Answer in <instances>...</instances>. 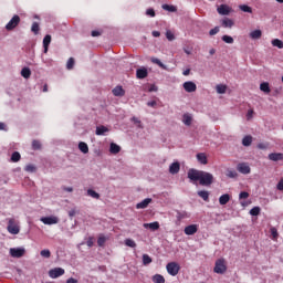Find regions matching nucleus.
Instances as JSON below:
<instances>
[{
	"mask_svg": "<svg viewBox=\"0 0 283 283\" xmlns=\"http://www.w3.org/2000/svg\"><path fill=\"white\" fill-rule=\"evenodd\" d=\"M153 282L154 283H165V276H163V274H155L153 276Z\"/></svg>",
	"mask_w": 283,
	"mask_h": 283,
	"instance_id": "31",
	"label": "nucleus"
},
{
	"mask_svg": "<svg viewBox=\"0 0 283 283\" xmlns=\"http://www.w3.org/2000/svg\"><path fill=\"white\" fill-rule=\"evenodd\" d=\"M92 36H101V32L98 31H92Z\"/></svg>",
	"mask_w": 283,
	"mask_h": 283,
	"instance_id": "62",
	"label": "nucleus"
},
{
	"mask_svg": "<svg viewBox=\"0 0 283 283\" xmlns=\"http://www.w3.org/2000/svg\"><path fill=\"white\" fill-rule=\"evenodd\" d=\"M221 25L222 28H231L232 25H234V22L229 18H224L223 20H221Z\"/></svg>",
	"mask_w": 283,
	"mask_h": 283,
	"instance_id": "23",
	"label": "nucleus"
},
{
	"mask_svg": "<svg viewBox=\"0 0 283 283\" xmlns=\"http://www.w3.org/2000/svg\"><path fill=\"white\" fill-rule=\"evenodd\" d=\"M153 260L149 254H143V264L144 266H147L148 264H151Z\"/></svg>",
	"mask_w": 283,
	"mask_h": 283,
	"instance_id": "37",
	"label": "nucleus"
},
{
	"mask_svg": "<svg viewBox=\"0 0 283 283\" xmlns=\"http://www.w3.org/2000/svg\"><path fill=\"white\" fill-rule=\"evenodd\" d=\"M184 90L185 92H188L189 94H191L192 92H196V90H198V86L196 85V83L188 81L184 83Z\"/></svg>",
	"mask_w": 283,
	"mask_h": 283,
	"instance_id": "9",
	"label": "nucleus"
},
{
	"mask_svg": "<svg viewBox=\"0 0 283 283\" xmlns=\"http://www.w3.org/2000/svg\"><path fill=\"white\" fill-rule=\"evenodd\" d=\"M106 132H109V128L106 126H97L96 127V136H104L106 134Z\"/></svg>",
	"mask_w": 283,
	"mask_h": 283,
	"instance_id": "20",
	"label": "nucleus"
},
{
	"mask_svg": "<svg viewBox=\"0 0 283 283\" xmlns=\"http://www.w3.org/2000/svg\"><path fill=\"white\" fill-rule=\"evenodd\" d=\"M40 255L42 256V258H51V255H52V252H50V250H42L41 252H40Z\"/></svg>",
	"mask_w": 283,
	"mask_h": 283,
	"instance_id": "46",
	"label": "nucleus"
},
{
	"mask_svg": "<svg viewBox=\"0 0 283 283\" xmlns=\"http://www.w3.org/2000/svg\"><path fill=\"white\" fill-rule=\"evenodd\" d=\"M258 148H259V149H266V145H265V144H259V145H258Z\"/></svg>",
	"mask_w": 283,
	"mask_h": 283,
	"instance_id": "63",
	"label": "nucleus"
},
{
	"mask_svg": "<svg viewBox=\"0 0 283 283\" xmlns=\"http://www.w3.org/2000/svg\"><path fill=\"white\" fill-rule=\"evenodd\" d=\"M87 247L92 248L94 247V238L90 237L86 241Z\"/></svg>",
	"mask_w": 283,
	"mask_h": 283,
	"instance_id": "56",
	"label": "nucleus"
},
{
	"mask_svg": "<svg viewBox=\"0 0 283 283\" xmlns=\"http://www.w3.org/2000/svg\"><path fill=\"white\" fill-rule=\"evenodd\" d=\"M253 114H254L253 109L248 111V114H247L248 120H251V118H253Z\"/></svg>",
	"mask_w": 283,
	"mask_h": 283,
	"instance_id": "57",
	"label": "nucleus"
},
{
	"mask_svg": "<svg viewBox=\"0 0 283 283\" xmlns=\"http://www.w3.org/2000/svg\"><path fill=\"white\" fill-rule=\"evenodd\" d=\"M32 149H34V151L41 149V142L34 139V140L32 142Z\"/></svg>",
	"mask_w": 283,
	"mask_h": 283,
	"instance_id": "44",
	"label": "nucleus"
},
{
	"mask_svg": "<svg viewBox=\"0 0 283 283\" xmlns=\"http://www.w3.org/2000/svg\"><path fill=\"white\" fill-rule=\"evenodd\" d=\"M50 43H52V35L46 34L43 39V48H44V54H48V50L50 48Z\"/></svg>",
	"mask_w": 283,
	"mask_h": 283,
	"instance_id": "14",
	"label": "nucleus"
},
{
	"mask_svg": "<svg viewBox=\"0 0 283 283\" xmlns=\"http://www.w3.org/2000/svg\"><path fill=\"white\" fill-rule=\"evenodd\" d=\"M251 39L258 40L262 39V31L261 30H254L250 33Z\"/></svg>",
	"mask_w": 283,
	"mask_h": 283,
	"instance_id": "30",
	"label": "nucleus"
},
{
	"mask_svg": "<svg viewBox=\"0 0 283 283\" xmlns=\"http://www.w3.org/2000/svg\"><path fill=\"white\" fill-rule=\"evenodd\" d=\"M188 178L192 182H198L202 187H210V185H213V175L207 171L202 170H196V169H189L188 170Z\"/></svg>",
	"mask_w": 283,
	"mask_h": 283,
	"instance_id": "1",
	"label": "nucleus"
},
{
	"mask_svg": "<svg viewBox=\"0 0 283 283\" xmlns=\"http://www.w3.org/2000/svg\"><path fill=\"white\" fill-rule=\"evenodd\" d=\"M61 275H65V270L63 268H54L49 271V276L52 280H56V277H61Z\"/></svg>",
	"mask_w": 283,
	"mask_h": 283,
	"instance_id": "6",
	"label": "nucleus"
},
{
	"mask_svg": "<svg viewBox=\"0 0 283 283\" xmlns=\"http://www.w3.org/2000/svg\"><path fill=\"white\" fill-rule=\"evenodd\" d=\"M261 92H264V94H271V87L269 86L268 82H263L260 84Z\"/></svg>",
	"mask_w": 283,
	"mask_h": 283,
	"instance_id": "25",
	"label": "nucleus"
},
{
	"mask_svg": "<svg viewBox=\"0 0 283 283\" xmlns=\"http://www.w3.org/2000/svg\"><path fill=\"white\" fill-rule=\"evenodd\" d=\"M111 154H119L120 153V146L117 144L112 143L109 147Z\"/></svg>",
	"mask_w": 283,
	"mask_h": 283,
	"instance_id": "29",
	"label": "nucleus"
},
{
	"mask_svg": "<svg viewBox=\"0 0 283 283\" xmlns=\"http://www.w3.org/2000/svg\"><path fill=\"white\" fill-rule=\"evenodd\" d=\"M144 229H150L151 231H158L160 229V223L158 221L151 223H144Z\"/></svg>",
	"mask_w": 283,
	"mask_h": 283,
	"instance_id": "15",
	"label": "nucleus"
},
{
	"mask_svg": "<svg viewBox=\"0 0 283 283\" xmlns=\"http://www.w3.org/2000/svg\"><path fill=\"white\" fill-rule=\"evenodd\" d=\"M239 198L240 200H247V198H249V192L247 191L240 192Z\"/></svg>",
	"mask_w": 283,
	"mask_h": 283,
	"instance_id": "54",
	"label": "nucleus"
},
{
	"mask_svg": "<svg viewBox=\"0 0 283 283\" xmlns=\"http://www.w3.org/2000/svg\"><path fill=\"white\" fill-rule=\"evenodd\" d=\"M272 45H273V48H279V50L283 49V42L280 39L272 40Z\"/></svg>",
	"mask_w": 283,
	"mask_h": 283,
	"instance_id": "34",
	"label": "nucleus"
},
{
	"mask_svg": "<svg viewBox=\"0 0 283 283\" xmlns=\"http://www.w3.org/2000/svg\"><path fill=\"white\" fill-rule=\"evenodd\" d=\"M217 12H218V14L227 17V15L231 14V7H229L228 4H221L218 7Z\"/></svg>",
	"mask_w": 283,
	"mask_h": 283,
	"instance_id": "8",
	"label": "nucleus"
},
{
	"mask_svg": "<svg viewBox=\"0 0 283 283\" xmlns=\"http://www.w3.org/2000/svg\"><path fill=\"white\" fill-rule=\"evenodd\" d=\"M124 244L130 249H136V241L133 239H125Z\"/></svg>",
	"mask_w": 283,
	"mask_h": 283,
	"instance_id": "35",
	"label": "nucleus"
},
{
	"mask_svg": "<svg viewBox=\"0 0 283 283\" xmlns=\"http://www.w3.org/2000/svg\"><path fill=\"white\" fill-rule=\"evenodd\" d=\"M180 171V163L175 161L169 166V174L176 176Z\"/></svg>",
	"mask_w": 283,
	"mask_h": 283,
	"instance_id": "13",
	"label": "nucleus"
},
{
	"mask_svg": "<svg viewBox=\"0 0 283 283\" xmlns=\"http://www.w3.org/2000/svg\"><path fill=\"white\" fill-rule=\"evenodd\" d=\"M78 149H80V151H82V154H90V147L84 142H81L78 144Z\"/></svg>",
	"mask_w": 283,
	"mask_h": 283,
	"instance_id": "24",
	"label": "nucleus"
},
{
	"mask_svg": "<svg viewBox=\"0 0 283 283\" xmlns=\"http://www.w3.org/2000/svg\"><path fill=\"white\" fill-rule=\"evenodd\" d=\"M214 273H218L219 275L227 273V264H224V259H218L216 261Z\"/></svg>",
	"mask_w": 283,
	"mask_h": 283,
	"instance_id": "4",
	"label": "nucleus"
},
{
	"mask_svg": "<svg viewBox=\"0 0 283 283\" xmlns=\"http://www.w3.org/2000/svg\"><path fill=\"white\" fill-rule=\"evenodd\" d=\"M66 283H78V280H76L74 277H70L66 280Z\"/></svg>",
	"mask_w": 283,
	"mask_h": 283,
	"instance_id": "59",
	"label": "nucleus"
},
{
	"mask_svg": "<svg viewBox=\"0 0 283 283\" xmlns=\"http://www.w3.org/2000/svg\"><path fill=\"white\" fill-rule=\"evenodd\" d=\"M87 196L94 198L95 200H98V198H101V195L93 189L87 190Z\"/></svg>",
	"mask_w": 283,
	"mask_h": 283,
	"instance_id": "36",
	"label": "nucleus"
},
{
	"mask_svg": "<svg viewBox=\"0 0 283 283\" xmlns=\"http://www.w3.org/2000/svg\"><path fill=\"white\" fill-rule=\"evenodd\" d=\"M184 123L189 126L191 125V116H189L188 114L184 115Z\"/></svg>",
	"mask_w": 283,
	"mask_h": 283,
	"instance_id": "48",
	"label": "nucleus"
},
{
	"mask_svg": "<svg viewBox=\"0 0 283 283\" xmlns=\"http://www.w3.org/2000/svg\"><path fill=\"white\" fill-rule=\"evenodd\" d=\"M148 107H156V101H150L147 103Z\"/></svg>",
	"mask_w": 283,
	"mask_h": 283,
	"instance_id": "60",
	"label": "nucleus"
},
{
	"mask_svg": "<svg viewBox=\"0 0 283 283\" xmlns=\"http://www.w3.org/2000/svg\"><path fill=\"white\" fill-rule=\"evenodd\" d=\"M229 200H231V195L224 193L219 198V203L224 206L229 202Z\"/></svg>",
	"mask_w": 283,
	"mask_h": 283,
	"instance_id": "21",
	"label": "nucleus"
},
{
	"mask_svg": "<svg viewBox=\"0 0 283 283\" xmlns=\"http://www.w3.org/2000/svg\"><path fill=\"white\" fill-rule=\"evenodd\" d=\"M276 189H279V191H283V178L279 181Z\"/></svg>",
	"mask_w": 283,
	"mask_h": 283,
	"instance_id": "58",
	"label": "nucleus"
},
{
	"mask_svg": "<svg viewBox=\"0 0 283 283\" xmlns=\"http://www.w3.org/2000/svg\"><path fill=\"white\" fill-rule=\"evenodd\" d=\"M21 160V154H19V151H14L11 155V161L12 163H19Z\"/></svg>",
	"mask_w": 283,
	"mask_h": 283,
	"instance_id": "39",
	"label": "nucleus"
},
{
	"mask_svg": "<svg viewBox=\"0 0 283 283\" xmlns=\"http://www.w3.org/2000/svg\"><path fill=\"white\" fill-rule=\"evenodd\" d=\"M148 74L149 73L147 72V69H145V67L137 69V71H136V77L140 78V80L147 78Z\"/></svg>",
	"mask_w": 283,
	"mask_h": 283,
	"instance_id": "16",
	"label": "nucleus"
},
{
	"mask_svg": "<svg viewBox=\"0 0 283 283\" xmlns=\"http://www.w3.org/2000/svg\"><path fill=\"white\" fill-rule=\"evenodd\" d=\"M237 169H238V171H239L240 174H244V175L251 174V167H250L249 164H247V163H240V164H238Z\"/></svg>",
	"mask_w": 283,
	"mask_h": 283,
	"instance_id": "10",
	"label": "nucleus"
},
{
	"mask_svg": "<svg viewBox=\"0 0 283 283\" xmlns=\"http://www.w3.org/2000/svg\"><path fill=\"white\" fill-rule=\"evenodd\" d=\"M166 270L169 275H172V277H176V275L180 273V264H178L177 262H169L166 265Z\"/></svg>",
	"mask_w": 283,
	"mask_h": 283,
	"instance_id": "3",
	"label": "nucleus"
},
{
	"mask_svg": "<svg viewBox=\"0 0 283 283\" xmlns=\"http://www.w3.org/2000/svg\"><path fill=\"white\" fill-rule=\"evenodd\" d=\"M9 252L11 258H23L25 255V249L23 248H11Z\"/></svg>",
	"mask_w": 283,
	"mask_h": 283,
	"instance_id": "7",
	"label": "nucleus"
},
{
	"mask_svg": "<svg viewBox=\"0 0 283 283\" xmlns=\"http://www.w3.org/2000/svg\"><path fill=\"white\" fill-rule=\"evenodd\" d=\"M151 63H155V65H158L163 70H167V66H165V64H163V62L158 60V57H151Z\"/></svg>",
	"mask_w": 283,
	"mask_h": 283,
	"instance_id": "38",
	"label": "nucleus"
},
{
	"mask_svg": "<svg viewBox=\"0 0 283 283\" xmlns=\"http://www.w3.org/2000/svg\"><path fill=\"white\" fill-rule=\"evenodd\" d=\"M251 143H253L252 136L247 135L245 137H243V139H242L243 147H251Z\"/></svg>",
	"mask_w": 283,
	"mask_h": 283,
	"instance_id": "22",
	"label": "nucleus"
},
{
	"mask_svg": "<svg viewBox=\"0 0 283 283\" xmlns=\"http://www.w3.org/2000/svg\"><path fill=\"white\" fill-rule=\"evenodd\" d=\"M41 222H43V224H59V218L57 217H43V218H41Z\"/></svg>",
	"mask_w": 283,
	"mask_h": 283,
	"instance_id": "11",
	"label": "nucleus"
},
{
	"mask_svg": "<svg viewBox=\"0 0 283 283\" xmlns=\"http://www.w3.org/2000/svg\"><path fill=\"white\" fill-rule=\"evenodd\" d=\"M153 36H155V38H158V36H160V33H159V31H153Z\"/></svg>",
	"mask_w": 283,
	"mask_h": 283,
	"instance_id": "64",
	"label": "nucleus"
},
{
	"mask_svg": "<svg viewBox=\"0 0 283 283\" xmlns=\"http://www.w3.org/2000/svg\"><path fill=\"white\" fill-rule=\"evenodd\" d=\"M113 94L115 96H124L125 90L123 88V86H116L115 88H113Z\"/></svg>",
	"mask_w": 283,
	"mask_h": 283,
	"instance_id": "26",
	"label": "nucleus"
},
{
	"mask_svg": "<svg viewBox=\"0 0 283 283\" xmlns=\"http://www.w3.org/2000/svg\"><path fill=\"white\" fill-rule=\"evenodd\" d=\"M184 232L186 235H195V233H198V226L196 224L187 226Z\"/></svg>",
	"mask_w": 283,
	"mask_h": 283,
	"instance_id": "12",
	"label": "nucleus"
},
{
	"mask_svg": "<svg viewBox=\"0 0 283 283\" xmlns=\"http://www.w3.org/2000/svg\"><path fill=\"white\" fill-rule=\"evenodd\" d=\"M218 32H220V28L219 27H214L213 29H211L209 31L210 36H214V34H218Z\"/></svg>",
	"mask_w": 283,
	"mask_h": 283,
	"instance_id": "52",
	"label": "nucleus"
},
{
	"mask_svg": "<svg viewBox=\"0 0 283 283\" xmlns=\"http://www.w3.org/2000/svg\"><path fill=\"white\" fill-rule=\"evenodd\" d=\"M228 178H235L238 176V171L232 170V169H228L226 172Z\"/></svg>",
	"mask_w": 283,
	"mask_h": 283,
	"instance_id": "43",
	"label": "nucleus"
},
{
	"mask_svg": "<svg viewBox=\"0 0 283 283\" xmlns=\"http://www.w3.org/2000/svg\"><path fill=\"white\" fill-rule=\"evenodd\" d=\"M7 231H9L11 235H19L21 228L13 218L9 219Z\"/></svg>",
	"mask_w": 283,
	"mask_h": 283,
	"instance_id": "2",
	"label": "nucleus"
},
{
	"mask_svg": "<svg viewBox=\"0 0 283 283\" xmlns=\"http://www.w3.org/2000/svg\"><path fill=\"white\" fill-rule=\"evenodd\" d=\"M19 23H21V17L19 15H13L12 19L7 23L6 25V30H8V32L14 30V28H17L19 25Z\"/></svg>",
	"mask_w": 283,
	"mask_h": 283,
	"instance_id": "5",
	"label": "nucleus"
},
{
	"mask_svg": "<svg viewBox=\"0 0 283 283\" xmlns=\"http://www.w3.org/2000/svg\"><path fill=\"white\" fill-rule=\"evenodd\" d=\"M197 160L201 165H208L209 160L207 159V155L205 153L197 154Z\"/></svg>",
	"mask_w": 283,
	"mask_h": 283,
	"instance_id": "19",
	"label": "nucleus"
},
{
	"mask_svg": "<svg viewBox=\"0 0 283 283\" xmlns=\"http://www.w3.org/2000/svg\"><path fill=\"white\" fill-rule=\"evenodd\" d=\"M260 211H262V209H260V207H253L251 210H250V216H258L260 213Z\"/></svg>",
	"mask_w": 283,
	"mask_h": 283,
	"instance_id": "45",
	"label": "nucleus"
},
{
	"mask_svg": "<svg viewBox=\"0 0 283 283\" xmlns=\"http://www.w3.org/2000/svg\"><path fill=\"white\" fill-rule=\"evenodd\" d=\"M271 235H272V239H274V240H277V229H275V228H271Z\"/></svg>",
	"mask_w": 283,
	"mask_h": 283,
	"instance_id": "53",
	"label": "nucleus"
},
{
	"mask_svg": "<svg viewBox=\"0 0 283 283\" xmlns=\"http://www.w3.org/2000/svg\"><path fill=\"white\" fill-rule=\"evenodd\" d=\"M150 202H151V198H146L136 205V209H147V207H149Z\"/></svg>",
	"mask_w": 283,
	"mask_h": 283,
	"instance_id": "17",
	"label": "nucleus"
},
{
	"mask_svg": "<svg viewBox=\"0 0 283 283\" xmlns=\"http://www.w3.org/2000/svg\"><path fill=\"white\" fill-rule=\"evenodd\" d=\"M239 10H241L242 12H248L249 14L253 13V9L247 4L239 6Z\"/></svg>",
	"mask_w": 283,
	"mask_h": 283,
	"instance_id": "33",
	"label": "nucleus"
},
{
	"mask_svg": "<svg viewBox=\"0 0 283 283\" xmlns=\"http://www.w3.org/2000/svg\"><path fill=\"white\" fill-rule=\"evenodd\" d=\"M163 10H166L167 12H177V8L176 6H171V4H163L161 6Z\"/></svg>",
	"mask_w": 283,
	"mask_h": 283,
	"instance_id": "32",
	"label": "nucleus"
},
{
	"mask_svg": "<svg viewBox=\"0 0 283 283\" xmlns=\"http://www.w3.org/2000/svg\"><path fill=\"white\" fill-rule=\"evenodd\" d=\"M221 39L224 43H229V44L233 43V38L230 35H223Z\"/></svg>",
	"mask_w": 283,
	"mask_h": 283,
	"instance_id": "47",
	"label": "nucleus"
},
{
	"mask_svg": "<svg viewBox=\"0 0 283 283\" xmlns=\"http://www.w3.org/2000/svg\"><path fill=\"white\" fill-rule=\"evenodd\" d=\"M66 67L69 70H72L74 67V57H70L67 63H66Z\"/></svg>",
	"mask_w": 283,
	"mask_h": 283,
	"instance_id": "50",
	"label": "nucleus"
},
{
	"mask_svg": "<svg viewBox=\"0 0 283 283\" xmlns=\"http://www.w3.org/2000/svg\"><path fill=\"white\" fill-rule=\"evenodd\" d=\"M146 14L148 17H156V11H154V9H147Z\"/></svg>",
	"mask_w": 283,
	"mask_h": 283,
	"instance_id": "55",
	"label": "nucleus"
},
{
	"mask_svg": "<svg viewBox=\"0 0 283 283\" xmlns=\"http://www.w3.org/2000/svg\"><path fill=\"white\" fill-rule=\"evenodd\" d=\"M63 190L67 191L69 193H72V191H74V188H72V187H64Z\"/></svg>",
	"mask_w": 283,
	"mask_h": 283,
	"instance_id": "61",
	"label": "nucleus"
},
{
	"mask_svg": "<svg viewBox=\"0 0 283 283\" xmlns=\"http://www.w3.org/2000/svg\"><path fill=\"white\" fill-rule=\"evenodd\" d=\"M24 171H29L30 174H34V171H36V166L29 164L25 166Z\"/></svg>",
	"mask_w": 283,
	"mask_h": 283,
	"instance_id": "41",
	"label": "nucleus"
},
{
	"mask_svg": "<svg viewBox=\"0 0 283 283\" xmlns=\"http://www.w3.org/2000/svg\"><path fill=\"white\" fill-rule=\"evenodd\" d=\"M21 76H23V78H30V76H32V71H30V67H23L21 70Z\"/></svg>",
	"mask_w": 283,
	"mask_h": 283,
	"instance_id": "28",
	"label": "nucleus"
},
{
	"mask_svg": "<svg viewBox=\"0 0 283 283\" xmlns=\"http://www.w3.org/2000/svg\"><path fill=\"white\" fill-rule=\"evenodd\" d=\"M198 197L202 198V200H205V202H209V191L200 190V191H198Z\"/></svg>",
	"mask_w": 283,
	"mask_h": 283,
	"instance_id": "27",
	"label": "nucleus"
},
{
	"mask_svg": "<svg viewBox=\"0 0 283 283\" xmlns=\"http://www.w3.org/2000/svg\"><path fill=\"white\" fill-rule=\"evenodd\" d=\"M218 94H226L227 93V85L219 84L216 87Z\"/></svg>",
	"mask_w": 283,
	"mask_h": 283,
	"instance_id": "40",
	"label": "nucleus"
},
{
	"mask_svg": "<svg viewBox=\"0 0 283 283\" xmlns=\"http://www.w3.org/2000/svg\"><path fill=\"white\" fill-rule=\"evenodd\" d=\"M269 158L273 160V163H277V160H283V154L282 153H271L269 155Z\"/></svg>",
	"mask_w": 283,
	"mask_h": 283,
	"instance_id": "18",
	"label": "nucleus"
},
{
	"mask_svg": "<svg viewBox=\"0 0 283 283\" xmlns=\"http://www.w3.org/2000/svg\"><path fill=\"white\" fill-rule=\"evenodd\" d=\"M166 39L168 41H174L176 39V35L171 31L166 32Z\"/></svg>",
	"mask_w": 283,
	"mask_h": 283,
	"instance_id": "51",
	"label": "nucleus"
},
{
	"mask_svg": "<svg viewBox=\"0 0 283 283\" xmlns=\"http://www.w3.org/2000/svg\"><path fill=\"white\" fill-rule=\"evenodd\" d=\"M39 30H41V28L39 27V22H33L31 27V32H33L34 34H39Z\"/></svg>",
	"mask_w": 283,
	"mask_h": 283,
	"instance_id": "42",
	"label": "nucleus"
},
{
	"mask_svg": "<svg viewBox=\"0 0 283 283\" xmlns=\"http://www.w3.org/2000/svg\"><path fill=\"white\" fill-rule=\"evenodd\" d=\"M106 241H107V239L105 237H99L97 239L98 247H104Z\"/></svg>",
	"mask_w": 283,
	"mask_h": 283,
	"instance_id": "49",
	"label": "nucleus"
}]
</instances>
